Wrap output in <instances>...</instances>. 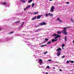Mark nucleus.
I'll use <instances>...</instances> for the list:
<instances>
[{
    "mask_svg": "<svg viewBox=\"0 0 74 74\" xmlns=\"http://www.w3.org/2000/svg\"><path fill=\"white\" fill-rule=\"evenodd\" d=\"M53 69H55V67H53Z\"/></svg>",
    "mask_w": 74,
    "mask_h": 74,
    "instance_id": "obj_45",
    "label": "nucleus"
},
{
    "mask_svg": "<svg viewBox=\"0 0 74 74\" xmlns=\"http://www.w3.org/2000/svg\"><path fill=\"white\" fill-rule=\"evenodd\" d=\"M70 62L69 61H67L66 63H69Z\"/></svg>",
    "mask_w": 74,
    "mask_h": 74,
    "instance_id": "obj_36",
    "label": "nucleus"
},
{
    "mask_svg": "<svg viewBox=\"0 0 74 74\" xmlns=\"http://www.w3.org/2000/svg\"><path fill=\"white\" fill-rule=\"evenodd\" d=\"M51 61H52V60H49L47 61L48 62H51Z\"/></svg>",
    "mask_w": 74,
    "mask_h": 74,
    "instance_id": "obj_35",
    "label": "nucleus"
},
{
    "mask_svg": "<svg viewBox=\"0 0 74 74\" xmlns=\"http://www.w3.org/2000/svg\"><path fill=\"white\" fill-rule=\"evenodd\" d=\"M28 13H29V14H32V13H30V12H28Z\"/></svg>",
    "mask_w": 74,
    "mask_h": 74,
    "instance_id": "obj_39",
    "label": "nucleus"
},
{
    "mask_svg": "<svg viewBox=\"0 0 74 74\" xmlns=\"http://www.w3.org/2000/svg\"><path fill=\"white\" fill-rule=\"evenodd\" d=\"M53 36H57L56 37H55V39H56V38H59V37H60V36L59 35H58L57 34H54L53 35Z\"/></svg>",
    "mask_w": 74,
    "mask_h": 74,
    "instance_id": "obj_3",
    "label": "nucleus"
},
{
    "mask_svg": "<svg viewBox=\"0 0 74 74\" xmlns=\"http://www.w3.org/2000/svg\"><path fill=\"white\" fill-rule=\"evenodd\" d=\"M49 0L50 1H52V0Z\"/></svg>",
    "mask_w": 74,
    "mask_h": 74,
    "instance_id": "obj_44",
    "label": "nucleus"
},
{
    "mask_svg": "<svg viewBox=\"0 0 74 74\" xmlns=\"http://www.w3.org/2000/svg\"><path fill=\"white\" fill-rule=\"evenodd\" d=\"M47 25V23L45 22L39 23V25H40V26H43V25Z\"/></svg>",
    "mask_w": 74,
    "mask_h": 74,
    "instance_id": "obj_4",
    "label": "nucleus"
},
{
    "mask_svg": "<svg viewBox=\"0 0 74 74\" xmlns=\"http://www.w3.org/2000/svg\"><path fill=\"white\" fill-rule=\"evenodd\" d=\"M21 2H22V3H25L26 2V1L24 0H22L21 1Z\"/></svg>",
    "mask_w": 74,
    "mask_h": 74,
    "instance_id": "obj_19",
    "label": "nucleus"
},
{
    "mask_svg": "<svg viewBox=\"0 0 74 74\" xmlns=\"http://www.w3.org/2000/svg\"><path fill=\"white\" fill-rule=\"evenodd\" d=\"M58 39H52L51 40V42H55V41H56Z\"/></svg>",
    "mask_w": 74,
    "mask_h": 74,
    "instance_id": "obj_12",
    "label": "nucleus"
},
{
    "mask_svg": "<svg viewBox=\"0 0 74 74\" xmlns=\"http://www.w3.org/2000/svg\"><path fill=\"white\" fill-rule=\"evenodd\" d=\"M61 50H62L61 48H58L56 49V51L57 52H58V51L60 52V51H61Z\"/></svg>",
    "mask_w": 74,
    "mask_h": 74,
    "instance_id": "obj_8",
    "label": "nucleus"
},
{
    "mask_svg": "<svg viewBox=\"0 0 74 74\" xmlns=\"http://www.w3.org/2000/svg\"><path fill=\"white\" fill-rule=\"evenodd\" d=\"M44 66H42L41 67V68H44Z\"/></svg>",
    "mask_w": 74,
    "mask_h": 74,
    "instance_id": "obj_38",
    "label": "nucleus"
},
{
    "mask_svg": "<svg viewBox=\"0 0 74 74\" xmlns=\"http://www.w3.org/2000/svg\"><path fill=\"white\" fill-rule=\"evenodd\" d=\"M32 1L33 0H29L28 1V3H31V2H32Z\"/></svg>",
    "mask_w": 74,
    "mask_h": 74,
    "instance_id": "obj_20",
    "label": "nucleus"
},
{
    "mask_svg": "<svg viewBox=\"0 0 74 74\" xmlns=\"http://www.w3.org/2000/svg\"><path fill=\"white\" fill-rule=\"evenodd\" d=\"M59 70H60V71H62V69H60Z\"/></svg>",
    "mask_w": 74,
    "mask_h": 74,
    "instance_id": "obj_43",
    "label": "nucleus"
},
{
    "mask_svg": "<svg viewBox=\"0 0 74 74\" xmlns=\"http://www.w3.org/2000/svg\"><path fill=\"white\" fill-rule=\"evenodd\" d=\"M57 33H58V34H61V32H60V31H58V32H57Z\"/></svg>",
    "mask_w": 74,
    "mask_h": 74,
    "instance_id": "obj_25",
    "label": "nucleus"
},
{
    "mask_svg": "<svg viewBox=\"0 0 74 74\" xmlns=\"http://www.w3.org/2000/svg\"><path fill=\"white\" fill-rule=\"evenodd\" d=\"M38 62L41 65L42 64V60L41 59H40L38 60Z\"/></svg>",
    "mask_w": 74,
    "mask_h": 74,
    "instance_id": "obj_6",
    "label": "nucleus"
},
{
    "mask_svg": "<svg viewBox=\"0 0 74 74\" xmlns=\"http://www.w3.org/2000/svg\"><path fill=\"white\" fill-rule=\"evenodd\" d=\"M0 30H1V28H0Z\"/></svg>",
    "mask_w": 74,
    "mask_h": 74,
    "instance_id": "obj_50",
    "label": "nucleus"
},
{
    "mask_svg": "<svg viewBox=\"0 0 74 74\" xmlns=\"http://www.w3.org/2000/svg\"><path fill=\"white\" fill-rule=\"evenodd\" d=\"M35 5V3H32V7H33V8L34 7V6Z\"/></svg>",
    "mask_w": 74,
    "mask_h": 74,
    "instance_id": "obj_17",
    "label": "nucleus"
},
{
    "mask_svg": "<svg viewBox=\"0 0 74 74\" xmlns=\"http://www.w3.org/2000/svg\"><path fill=\"white\" fill-rule=\"evenodd\" d=\"M55 9V7L54 6H52L50 9V12H53V11H54V9Z\"/></svg>",
    "mask_w": 74,
    "mask_h": 74,
    "instance_id": "obj_2",
    "label": "nucleus"
},
{
    "mask_svg": "<svg viewBox=\"0 0 74 74\" xmlns=\"http://www.w3.org/2000/svg\"><path fill=\"white\" fill-rule=\"evenodd\" d=\"M69 62H71V63H74V62L73 61H71V60H69Z\"/></svg>",
    "mask_w": 74,
    "mask_h": 74,
    "instance_id": "obj_26",
    "label": "nucleus"
},
{
    "mask_svg": "<svg viewBox=\"0 0 74 74\" xmlns=\"http://www.w3.org/2000/svg\"><path fill=\"white\" fill-rule=\"evenodd\" d=\"M31 6V5H29L27 6L25 9L24 11H26L27 9H28V8H29Z\"/></svg>",
    "mask_w": 74,
    "mask_h": 74,
    "instance_id": "obj_5",
    "label": "nucleus"
},
{
    "mask_svg": "<svg viewBox=\"0 0 74 74\" xmlns=\"http://www.w3.org/2000/svg\"><path fill=\"white\" fill-rule=\"evenodd\" d=\"M41 15H39V16H38L37 17V19H40V18H41Z\"/></svg>",
    "mask_w": 74,
    "mask_h": 74,
    "instance_id": "obj_13",
    "label": "nucleus"
},
{
    "mask_svg": "<svg viewBox=\"0 0 74 74\" xmlns=\"http://www.w3.org/2000/svg\"><path fill=\"white\" fill-rule=\"evenodd\" d=\"M66 4H69V2H68V3H66Z\"/></svg>",
    "mask_w": 74,
    "mask_h": 74,
    "instance_id": "obj_40",
    "label": "nucleus"
},
{
    "mask_svg": "<svg viewBox=\"0 0 74 74\" xmlns=\"http://www.w3.org/2000/svg\"><path fill=\"white\" fill-rule=\"evenodd\" d=\"M71 22H73V23H74V20H73V19L72 18L71 19Z\"/></svg>",
    "mask_w": 74,
    "mask_h": 74,
    "instance_id": "obj_22",
    "label": "nucleus"
},
{
    "mask_svg": "<svg viewBox=\"0 0 74 74\" xmlns=\"http://www.w3.org/2000/svg\"><path fill=\"white\" fill-rule=\"evenodd\" d=\"M73 44H74V40L73 41Z\"/></svg>",
    "mask_w": 74,
    "mask_h": 74,
    "instance_id": "obj_42",
    "label": "nucleus"
},
{
    "mask_svg": "<svg viewBox=\"0 0 74 74\" xmlns=\"http://www.w3.org/2000/svg\"><path fill=\"white\" fill-rule=\"evenodd\" d=\"M20 22V21L19 20L18 21L16 22H14V23H19Z\"/></svg>",
    "mask_w": 74,
    "mask_h": 74,
    "instance_id": "obj_16",
    "label": "nucleus"
},
{
    "mask_svg": "<svg viewBox=\"0 0 74 74\" xmlns=\"http://www.w3.org/2000/svg\"><path fill=\"white\" fill-rule=\"evenodd\" d=\"M65 57V56H64L62 57V58H64Z\"/></svg>",
    "mask_w": 74,
    "mask_h": 74,
    "instance_id": "obj_37",
    "label": "nucleus"
},
{
    "mask_svg": "<svg viewBox=\"0 0 74 74\" xmlns=\"http://www.w3.org/2000/svg\"><path fill=\"white\" fill-rule=\"evenodd\" d=\"M13 33V32H10V34H11V33Z\"/></svg>",
    "mask_w": 74,
    "mask_h": 74,
    "instance_id": "obj_41",
    "label": "nucleus"
},
{
    "mask_svg": "<svg viewBox=\"0 0 74 74\" xmlns=\"http://www.w3.org/2000/svg\"><path fill=\"white\" fill-rule=\"evenodd\" d=\"M62 33H63L65 35H66L67 34V31H66V29H63L62 31L61 32Z\"/></svg>",
    "mask_w": 74,
    "mask_h": 74,
    "instance_id": "obj_1",
    "label": "nucleus"
},
{
    "mask_svg": "<svg viewBox=\"0 0 74 74\" xmlns=\"http://www.w3.org/2000/svg\"><path fill=\"white\" fill-rule=\"evenodd\" d=\"M70 27H64V29H67V28H70Z\"/></svg>",
    "mask_w": 74,
    "mask_h": 74,
    "instance_id": "obj_29",
    "label": "nucleus"
},
{
    "mask_svg": "<svg viewBox=\"0 0 74 74\" xmlns=\"http://www.w3.org/2000/svg\"><path fill=\"white\" fill-rule=\"evenodd\" d=\"M61 29H63V28H60Z\"/></svg>",
    "mask_w": 74,
    "mask_h": 74,
    "instance_id": "obj_49",
    "label": "nucleus"
},
{
    "mask_svg": "<svg viewBox=\"0 0 74 74\" xmlns=\"http://www.w3.org/2000/svg\"><path fill=\"white\" fill-rule=\"evenodd\" d=\"M46 68L47 69H50V67H49V66H47V67H46Z\"/></svg>",
    "mask_w": 74,
    "mask_h": 74,
    "instance_id": "obj_32",
    "label": "nucleus"
},
{
    "mask_svg": "<svg viewBox=\"0 0 74 74\" xmlns=\"http://www.w3.org/2000/svg\"><path fill=\"white\" fill-rule=\"evenodd\" d=\"M60 54H61L60 52H58L57 53V55L58 56H60Z\"/></svg>",
    "mask_w": 74,
    "mask_h": 74,
    "instance_id": "obj_11",
    "label": "nucleus"
},
{
    "mask_svg": "<svg viewBox=\"0 0 74 74\" xmlns=\"http://www.w3.org/2000/svg\"><path fill=\"white\" fill-rule=\"evenodd\" d=\"M24 22H23V23L22 24V25H21V26H23V24H24Z\"/></svg>",
    "mask_w": 74,
    "mask_h": 74,
    "instance_id": "obj_33",
    "label": "nucleus"
},
{
    "mask_svg": "<svg viewBox=\"0 0 74 74\" xmlns=\"http://www.w3.org/2000/svg\"><path fill=\"white\" fill-rule=\"evenodd\" d=\"M57 20L60 23H62V20H60V18H57Z\"/></svg>",
    "mask_w": 74,
    "mask_h": 74,
    "instance_id": "obj_7",
    "label": "nucleus"
},
{
    "mask_svg": "<svg viewBox=\"0 0 74 74\" xmlns=\"http://www.w3.org/2000/svg\"><path fill=\"white\" fill-rule=\"evenodd\" d=\"M62 49H64V48H63V47H62Z\"/></svg>",
    "mask_w": 74,
    "mask_h": 74,
    "instance_id": "obj_47",
    "label": "nucleus"
},
{
    "mask_svg": "<svg viewBox=\"0 0 74 74\" xmlns=\"http://www.w3.org/2000/svg\"><path fill=\"white\" fill-rule=\"evenodd\" d=\"M10 4L9 3L7 5V7H10Z\"/></svg>",
    "mask_w": 74,
    "mask_h": 74,
    "instance_id": "obj_31",
    "label": "nucleus"
},
{
    "mask_svg": "<svg viewBox=\"0 0 74 74\" xmlns=\"http://www.w3.org/2000/svg\"><path fill=\"white\" fill-rule=\"evenodd\" d=\"M50 14H51V13H49L48 14V13H47L46 14L44 15V16H49V15H50Z\"/></svg>",
    "mask_w": 74,
    "mask_h": 74,
    "instance_id": "obj_9",
    "label": "nucleus"
},
{
    "mask_svg": "<svg viewBox=\"0 0 74 74\" xmlns=\"http://www.w3.org/2000/svg\"><path fill=\"white\" fill-rule=\"evenodd\" d=\"M48 40H49V39H47V38H45V41H48Z\"/></svg>",
    "mask_w": 74,
    "mask_h": 74,
    "instance_id": "obj_27",
    "label": "nucleus"
},
{
    "mask_svg": "<svg viewBox=\"0 0 74 74\" xmlns=\"http://www.w3.org/2000/svg\"><path fill=\"white\" fill-rule=\"evenodd\" d=\"M45 74H48V73L47 72Z\"/></svg>",
    "mask_w": 74,
    "mask_h": 74,
    "instance_id": "obj_46",
    "label": "nucleus"
},
{
    "mask_svg": "<svg viewBox=\"0 0 74 74\" xmlns=\"http://www.w3.org/2000/svg\"><path fill=\"white\" fill-rule=\"evenodd\" d=\"M37 18V16H35L34 17H33L32 18V21H34V20H35V19H36Z\"/></svg>",
    "mask_w": 74,
    "mask_h": 74,
    "instance_id": "obj_10",
    "label": "nucleus"
},
{
    "mask_svg": "<svg viewBox=\"0 0 74 74\" xmlns=\"http://www.w3.org/2000/svg\"><path fill=\"white\" fill-rule=\"evenodd\" d=\"M25 42H27V45H30V43L29 42H27V41H25Z\"/></svg>",
    "mask_w": 74,
    "mask_h": 74,
    "instance_id": "obj_21",
    "label": "nucleus"
},
{
    "mask_svg": "<svg viewBox=\"0 0 74 74\" xmlns=\"http://www.w3.org/2000/svg\"><path fill=\"white\" fill-rule=\"evenodd\" d=\"M50 16H53V14H51V13H50Z\"/></svg>",
    "mask_w": 74,
    "mask_h": 74,
    "instance_id": "obj_24",
    "label": "nucleus"
},
{
    "mask_svg": "<svg viewBox=\"0 0 74 74\" xmlns=\"http://www.w3.org/2000/svg\"><path fill=\"white\" fill-rule=\"evenodd\" d=\"M2 5H6L7 4V3L6 2H4L3 3H2Z\"/></svg>",
    "mask_w": 74,
    "mask_h": 74,
    "instance_id": "obj_14",
    "label": "nucleus"
},
{
    "mask_svg": "<svg viewBox=\"0 0 74 74\" xmlns=\"http://www.w3.org/2000/svg\"><path fill=\"white\" fill-rule=\"evenodd\" d=\"M64 46H65V45H64V44H62V47H64Z\"/></svg>",
    "mask_w": 74,
    "mask_h": 74,
    "instance_id": "obj_30",
    "label": "nucleus"
},
{
    "mask_svg": "<svg viewBox=\"0 0 74 74\" xmlns=\"http://www.w3.org/2000/svg\"><path fill=\"white\" fill-rule=\"evenodd\" d=\"M51 41H49L47 43V44H51Z\"/></svg>",
    "mask_w": 74,
    "mask_h": 74,
    "instance_id": "obj_23",
    "label": "nucleus"
},
{
    "mask_svg": "<svg viewBox=\"0 0 74 74\" xmlns=\"http://www.w3.org/2000/svg\"><path fill=\"white\" fill-rule=\"evenodd\" d=\"M38 14V12H35L34 13H32V14H34V15H36V14Z\"/></svg>",
    "mask_w": 74,
    "mask_h": 74,
    "instance_id": "obj_15",
    "label": "nucleus"
},
{
    "mask_svg": "<svg viewBox=\"0 0 74 74\" xmlns=\"http://www.w3.org/2000/svg\"><path fill=\"white\" fill-rule=\"evenodd\" d=\"M47 45H42L41 46V47H44L45 46H46Z\"/></svg>",
    "mask_w": 74,
    "mask_h": 74,
    "instance_id": "obj_28",
    "label": "nucleus"
},
{
    "mask_svg": "<svg viewBox=\"0 0 74 74\" xmlns=\"http://www.w3.org/2000/svg\"><path fill=\"white\" fill-rule=\"evenodd\" d=\"M45 42V41L44 42L42 43V44L43 43H44V42Z\"/></svg>",
    "mask_w": 74,
    "mask_h": 74,
    "instance_id": "obj_48",
    "label": "nucleus"
},
{
    "mask_svg": "<svg viewBox=\"0 0 74 74\" xmlns=\"http://www.w3.org/2000/svg\"><path fill=\"white\" fill-rule=\"evenodd\" d=\"M48 53V51H46V52L44 53V54H45L46 53Z\"/></svg>",
    "mask_w": 74,
    "mask_h": 74,
    "instance_id": "obj_34",
    "label": "nucleus"
},
{
    "mask_svg": "<svg viewBox=\"0 0 74 74\" xmlns=\"http://www.w3.org/2000/svg\"><path fill=\"white\" fill-rule=\"evenodd\" d=\"M65 41H67V36H65L64 38Z\"/></svg>",
    "mask_w": 74,
    "mask_h": 74,
    "instance_id": "obj_18",
    "label": "nucleus"
}]
</instances>
